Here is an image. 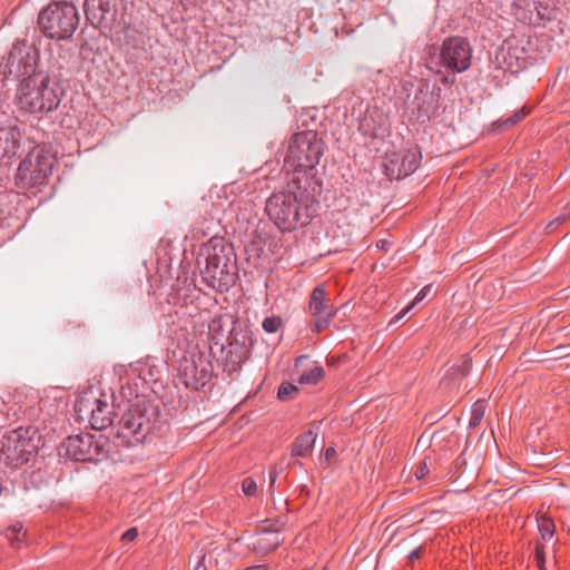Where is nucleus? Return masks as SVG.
I'll use <instances>...</instances> for the list:
<instances>
[{"mask_svg": "<svg viewBox=\"0 0 570 570\" xmlns=\"http://www.w3.org/2000/svg\"><path fill=\"white\" fill-rule=\"evenodd\" d=\"M421 154L416 148L387 151L383 167L390 179H401L414 173L420 165Z\"/></svg>", "mask_w": 570, "mask_h": 570, "instance_id": "13", "label": "nucleus"}, {"mask_svg": "<svg viewBox=\"0 0 570 570\" xmlns=\"http://www.w3.org/2000/svg\"><path fill=\"white\" fill-rule=\"evenodd\" d=\"M22 131L17 124H0V161L10 164L17 156Z\"/></svg>", "mask_w": 570, "mask_h": 570, "instance_id": "17", "label": "nucleus"}, {"mask_svg": "<svg viewBox=\"0 0 570 570\" xmlns=\"http://www.w3.org/2000/svg\"><path fill=\"white\" fill-rule=\"evenodd\" d=\"M420 558H421L420 549H414L410 552L409 559L411 562H414L415 560H419Z\"/></svg>", "mask_w": 570, "mask_h": 570, "instance_id": "40", "label": "nucleus"}, {"mask_svg": "<svg viewBox=\"0 0 570 570\" xmlns=\"http://www.w3.org/2000/svg\"><path fill=\"white\" fill-rule=\"evenodd\" d=\"M128 391H129V395H132V391L130 387H128Z\"/></svg>", "mask_w": 570, "mask_h": 570, "instance_id": "45", "label": "nucleus"}, {"mask_svg": "<svg viewBox=\"0 0 570 570\" xmlns=\"http://www.w3.org/2000/svg\"><path fill=\"white\" fill-rule=\"evenodd\" d=\"M202 279L213 289L224 293L227 292L236 282L237 265L236 262L227 263L226 266L217 264L204 265L200 269Z\"/></svg>", "mask_w": 570, "mask_h": 570, "instance_id": "14", "label": "nucleus"}, {"mask_svg": "<svg viewBox=\"0 0 570 570\" xmlns=\"http://www.w3.org/2000/svg\"><path fill=\"white\" fill-rule=\"evenodd\" d=\"M307 358L306 355H301L295 360V366H299V364Z\"/></svg>", "mask_w": 570, "mask_h": 570, "instance_id": "42", "label": "nucleus"}, {"mask_svg": "<svg viewBox=\"0 0 570 570\" xmlns=\"http://www.w3.org/2000/svg\"><path fill=\"white\" fill-rule=\"evenodd\" d=\"M38 51L26 42L13 45L9 53L0 62L2 80L9 77L26 78L37 73Z\"/></svg>", "mask_w": 570, "mask_h": 570, "instance_id": "8", "label": "nucleus"}, {"mask_svg": "<svg viewBox=\"0 0 570 570\" xmlns=\"http://www.w3.org/2000/svg\"><path fill=\"white\" fill-rule=\"evenodd\" d=\"M528 112L529 111L525 109V107H522L521 109L517 110L512 116L503 120H498L497 122H494V125H497L498 128L500 129H508L520 122L522 119H524Z\"/></svg>", "mask_w": 570, "mask_h": 570, "instance_id": "29", "label": "nucleus"}, {"mask_svg": "<svg viewBox=\"0 0 570 570\" xmlns=\"http://www.w3.org/2000/svg\"><path fill=\"white\" fill-rule=\"evenodd\" d=\"M298 393L297 386L292 383H282L278 387L277 397L281 401L292 400Z\"/></svg>", "mask_w": 570, "mask_h": 570, "instance_id": "32", "label": "nucleus"}, {"mask_svg": "<svg viewBox=\"0 0 570 570\" xmlns=\"http://www.w3.org/2000/svg\"><path fill=\"white\" fill-rule=\"evenodd\" d=\"M83 7L88 22L105 35L107 0H86Z\"/></svg>", "mask_w": 570, "mask_h": 570, "instance_id": "20", "label": "nucleus"}, {"mask_svg": "<svg viewBox=\"0 0 570 570\" xmlns=\"http://www.w3.org/2000/svg\"><path fill=\"white\" fill-rule=\"evenodd\" d=\"M98 390L94 387H90L79 394L75 403V411L78 413L79 417H82V415H90L96 410L99 402H104L98 397Z\"/></svg>", "mask_w": 570, "mask_h": 570, "instance_id": "22", "label": "nucleus"}, {"mask_svg": "<svg viewBox=\"0 0 570 570\" xmlns=\"http://www.w3.org/2000/svg\"><path fill=\"white\" fill-rule=\"evenodd\" d=\"M324 376V370L320 365H314L299 376L301 384H316Z\"/></svg>", "mask_w": 570, "mask_h": 570, "instance_id": "27", "label": "nucleus"}, {"mask_svg": "<svg viewBox=\"0 0 570 570\" xmlns=\"http://www.w3.org/2000/svg\"><path fill=\"white\" fill-rule=\"evenodd\" d=\"M472 47L468 39L453 36L443 40L440 49V63L448 71L461 73L471 66Z\"/></svg>", "mask_w": 570, "mask_h": 570, "instance_id": "10", "label": "nucleus"}, {"mask_svg": "<svg viewBox=\"0 0 570 570\" xmlns=\"http://www.w3.org/2000/svg\"><path fill=\"white\" fill-rule=\"evenodd\" d=\"M40 436L33 426H19L0 440V464L17 468L37 453Z\"/></svg>", "mask_w": 570, "mask_h": 570, "instance_id": "4", "label": "nucleus"}, {"mask_svg": "<svg viewBox=\"0 0 570 570\" xmlns=\"http://www.w3.org/2000/svg\"><path fill=\"white\" fill-rule=\"evenodd\" d=\"M55 155L43 146L33 147L20 161L16 184L20 188L45 185L52 171Z\"/></svg>", "mask_w": 570, "mask_h": 570, "instance_id": "7", "label": "nucleus"}, {"mask_svg": "<svg viewBox=\"0 0 570 570\" xmlns=\"http://www.w3.org/2000/svg\"><path fill=\"white\" fill-rule=\"evenodd\" d=\"M6 537L12 547H16L18 543H20L24 537L22 523L17 522L9 527L6 531Z\"/></svg>", "mask_w": 570, "mask_h": 570, "instance_id": "30", "label": "nucleus"}, {"mask_svg": "<svg viewBox=\"0 0 570 570\" xmlns=\"http://www.w3.org/2000/svg\"><path fill=\"white\" fill-rule=\"evenodd\" d=\"M41 31L51 39L70 38L79 24V13L73 3L51 2L38 16Z\"/></svg>", "mask_w": 570, "mask_h": 570, "instance_id": "6", "label": "nucleus"}, {"mask_svg": "<svg viewBox=\"0 0 570 570\" xmlns=\"http://www.w3.org/2000/svg\"><path fill=\"white\" fill-rule=\"evenodd\" d=\"M135 402L128 399L124 404L122 413L117 422L109 419V434L114 435V443L121 446H136L145 442L154 429L156 410L135 395Z\"/></svg>", "mask_w": 570, "mask_h": 570, "instance_id": "2", "label": "nucleus"}, {"mask_svg": "<svg viewBox=\"0 0 570 570\" xmlns=\"http://www.w3.org/2000/svg\"><path fill=\"white\" fill-rule=\"evenodd\" d=\"M105 406H106L105 402H99L96 410L90 414L89 421L91 424V429L95 431L94 434H104L102 431L107 426V423H106L107 419L104 415Z\"/></svg>", "mask_w": 570, "mask_h": 570, "instance_id": "24", "label": "nucleus"}, {"mask_svg": "<svg viewBox=\"0 0 570 570\" xmlns=\"http://www.w3.org/2000/svg\"><path fill=\"white\" fill-rule=\"evenodd\" d=\"M283 325V320L281 316L272 315L269 317H266L263 323L262 327L267 333H276Z\"/></svg>", "mask_w": 570, "mask_h": 570, "instance_id": "33", "label": "nucleus"}, {"mask_svg": "<svg viewBox=\"0 0 570 570\" xmlns=\"http://www.w3.org/2000/svg\"><path fill=\"white\" fill-rule=\"evenodd\" d=\"M537 521L541 538L546 541L551 540L556 532L553 520L547 515H541Z\"/></svg>", "mask_w": 570, "mask_h": 570, "instance_id": "26", "label": "nucleus"}, {"mask_svg": "<svg viewBox=\"0 0 570 570\" xmlns=\"http://www.w3.org/2000/svg\"><path fill=\"white\" fill-rule=\"evenodd\" d=\"M138 535V531L136 528H130L128 529L127 531H125L122 534H121V541H128V542H131L134 541Z\"/></svg>", "mask_w": 570, "mask_h": 570, "instance_id": "37", "label": "nucleus"}, {"mask_svg": "<svg viewBox=\"0 0 570 570\" xmlns=\"http://www.w3.org/2000/svg\"><path fill=\"white\" fill-rule=\"evenodd\" d=\"M236 262V256L232 245L223 237L213 236L205 243L199 252L198 265L217 264L224 266L227 263Z\"/></svg>", "mask_w": 570, "mask_h": 570, "instance_id": "15", "label": "nucleus"}, {"mask_svg": "<svg viewBox=\"0 0 570 570\" xmlns=\"http://www.w3.org/2000/svg\"><path fill=\"white\" fill-rule=\"evenodd\" d=\"M107 436L105 434H78L69 436L62 444L65 454L76 461L99 462L106 456Z\"/></svg>", "mask_w": 570, "mask_h": 570, "instance_id": "9", "label": "nucleus"}, {"mask_svg": "<svg viewBox=\"0 0 570 570\" xmlns=\"http://www.w3.org/2000/svg\"><path fill=\"white\" fill-rule=\"evenodd\" d=\"M257 483L252 476H247L242 481V491L247 497H253L257 493Z\"/></svg>", "mask_w": 570, "mask_h": 570, "instance_id": "34", "label": "nucleus"}, {"mask_svg": "<svg viewBox=\"0 0 570 570\" xmlns=\"http://www.w3.org/2000/svg\"><path fill=\"white\" fill-rule=\"evenodd\" d=\"M283 523L279 521H265L258 527L249 547L256 553L268 554L276 549L282 542L281 530Z\"/></svg>", "mask_w": 570, "mask_h": 570, "instance_id": "16", "label": "nucleus"}, {"mask_svg": "<svg viewBox=\"0 0 570 570\" xmlns=\"http://www.w3.org/2000/svg\"><path fill=\"white\" fill-rule=\"evenodd\" d=\"M316 438L317 433L313 430H307L303 434L298 435L291 448L292 456H309L313 452Z\"/></svg>", "mask_w": 570, "mask_h": 570, "instance_id": "23", "label": "nucleus"}, {"mask_svg": "<svg viewBox=\"0 0 570 570\" xmlns=\"http://www.w3.org/2000/svg\"><path fill=\"white\" fill-rule=\"evenodd\" d=\"M432 286L431 285H426L424 286L417 294L416 296L414 297V299L405 307L403 308L395 317L392 322H397L399 320H401L405 314H407L417 303H420L421 301H423L426 295L430 293Z\"/></svg>", "mask_w": 570, "mask_h": 570, "instance_id": "31", "label": "nucleus"}, {"mask_svg": "<svg viewBox=\"0 0 570 570\" xmlns=\"http://www.w3.org/2000/svg\"><path fill=\"white\" fill-rule=\"evenodd\" d=\"M495 61L504 71L515 73L525 67L524 49L513 45L512 41H504L495 53Z\"/></svg>", "mask_w": 570, "mask_h": 570, "instance_id": "18", "label": "nucleus"}, {"mask_svg": "<svg viewBox=\"0 0 570 570\" xmlns=\"http://www.w3.org/2000/svg\"><path fill=\"white\" fill-rule=\"evenodd\" d=\"M360 131L373 139L383 138L387 131L389 126L384 116L381 112H372L364 117L360 124Z\"/></svg>", "mask_w": 570, "mask_h": 570, "instance_id": "21", "label": "nucleus"}, {"mask_svg": "<svg viewBox=\"0 0 570 570\" xmlns=\"http://www.w3.org/2000/svg\"><path fill=\"white\" fill-rule=\"evenodd\" d=\"M324 153V144L313 130H305L295 134L288 146L284 159L285 166L294 170V176L301 178V174L313 169L318 165Z\"/></svg>", "mask_w": 570, "mask_h": 570, "instance_id": "5", "label": "nucleus"}, {"mask_svg": "<svg viewBox=\"0 0 570 570\" xmlns=\"http://www.w3.org/2000/svg\"><path fill=\"white\" fill-rule=\"evenodd\" d=\"M308 314L312 317L311 331L321 333L326 330L335 317L337 309L330 304L325 286L317 285L308 298Z\"/></svg>", "mask_w": 570, "mask_h": 570, "instance_id": "11", "label": "nucleus"}, {"mask_svg": "<svg viewBox=\"0 0 570 570\" xmlns=\"http://www.w3.org/2000/svg\"><path fill=\"white\" fill-rule=\"evenodd\" d=\"M549 1L550 0H514V6L518 9H523V12H517V16L523 22L530 24L549 20L553 11V8L548 3Z\"/></svg>", "mask_w": 570, "mask_h": 570, "instance_id": "19", "label": "nucleus"}, {"mask_svg": "<svg viewBox=\"0 0 570 570\" xmlns=\"http://www.w3.org/2000/svg\"><path fill=\"white\" fill-rule=\"evenodd\" d=\"M269 480H271V487H272L275 483V480H276V471L275 470L271 471Z\"/></svg>", "mask_w": 570, "mask_h": 570, "instance_id": "43", "label": "nucleus"}, {"mask_svg": "<svg viewBox=\"0 0 570 570\" xmlns=\"http://www.w3.org/2000/svg\"><path fill=\"white\" fill-rule=\"evenodd\" d=\"M205 553L203 551H199L197 553H194L190 558V560H194L195 561V568L196 569H199L200 567L204 566V561H205Z\"/></svg>", "mask_w": 570, "mask_h": 570, "instance_id": "38", "label": "nucleus"}, {"mask_svg": "<svg viewBox=\"0 0 570 570\" xmlns=\"http://www.w3.org/2000/svg\"><path fill=\"white\" fill-rule=\"evenodd\" d=\"M181 382L187 389L198 391L210 380V363L202 355L185 356L178 367Z\"/></svg>", "mask_w": 570, "mask_h": 570, "instance_id": "12", "label": "nucleus"}, {"mask_svg": "<svg viewBox=\"0 0 570 570\" xmlns=\"http://www.w3.org/2000/svg\"><path fill=\"white\" fill-rule=\"evenodd\" d=\"M265 212L283 233H291L311 222L308 195L301 186V178L293 176L283 189L275 190L265 204Z\"/></svg>", "mask_w": 570, "mask_h": 570, "instance_id": "1", "label": "nucleus"}, {"mask_svg": "<svg viewBox=\"0 0 570 570\" xmlns=\"http://www.w3.org/2000/svg\"><path fill=\"white\" fill-rule=\"evenodd\" d=\"M334 454H335V449L333 446H330L326 449V451H325L326 459L332 458Z\"/></svg>", "mask_w": 570, "mask_h": 570, "instance_id": "41", "label": "nucleus"}, {"mask_svg": "<svg viewBox=\"0 0 570 570\" xmlns=\"http://www.w3.org/2000/svg\"><path fill=\"white\" fill-rule=\"evenodd\" d=\"M534 558H535V562H537V566L539 569L543 570L544 568V547L540 543H537L535 546V554H534Z\"/></svg>", "mask_w": 570, "mask_h": 570, "instance_id": "36", "label": "nucleus"}, {"mask_svg": "<svg viewBox=\"0 0 570 570\" xmlns=\"http://www.w3.org/2000/svg\"><path fill=\"white\" fill-rule=\"evenodd\" d=\"M471 366L472 360L470 358V356L462 355L460 360L449 368L448 374L451 375L453 379L463 377L468 375V373L471 370Z\"/></svg>", "mask_w": 570, "mask_h": 570, "instance_id": "25", "label": "nucleus"}, {"mask_svg": "<svg viewBox=\"0 0 570 570\" xmlns=\"http://www.w3.org/2000/svg\"><path fill=\"white\" fill-rule=\"evenodd\" d=\"M59 83L39 71L21 79L17 89L18 107L30 114H48L58 108L62 98Z\"/></svg>", "mask_w": 570, "mask_h": 570, "instance_id": "3", "label": "nucleus"}, {"mask_svg": "<svg viewBox=\"0 0 570 570\" xmlns=\"http://www.w3.org/2000/svg\"><path fill=\"white\" fill-rule=\"evenodd\" d=\"M429 474V463H428V460L424 459L423 461H421L417 465H416V469H415V472H414V475L417 480H421L423 479L424 476H426Z\"/></svg>", "mask_w": 570, "mask_h": 570, "instance_id": "35", "label": "nucleus"}, {"mask_svg": "<svg viewBox=\"0 0 570 570\" xmlns=\"http://www.w3.org/2000/svg\"><path fill=\"white\" fill-rule=\"evenodd\" d=\"M381 244H382L381 246L384 247L386 242L385 240H381Z\"/></svg>", "mask_w": 570, "mask_h": 570, "instance_id": "44", "label": "nucleus"}, {"mask_svg": "<svg viewBox=\"0 0 570 570\" xmlns=\"http://www.w3.org/2000/svg\"><path fill=\"white\" fill-rule=\"evenodd\" d=\"M485 409H487V403L484 400H478L476 402L473 403V405L471 407V417H470V422H469V425L471 428H475L480 424V422L482 421V419L484 416Z\"/></svg>", "mask_w": 570, "mask_h": 570, "instance_id": "28", "label": "nucleus"}, {"mask_svg": "<svg viewBox=\"0 0 570 570\" xmlns=\"http://www.w3.org/2000/svg\"><path fill=\"white\" fill-rule=\"evenodd\" d=\"M186 309H189V311H180L179 313L185 315V314H188L189 316L191 317H196L200 314L199 309L197 306H191V307H186Z\"/></svg>", "mask_w": 570, "mask_h": 570, "instance_id": "39", "label": "nucleus"}]
</instances>
